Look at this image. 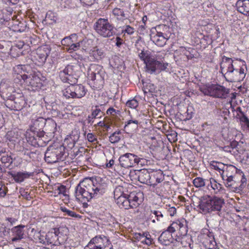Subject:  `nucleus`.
Instances as JSON below:
<instances>
[{"mask_svg":"<svg viewBox=\"0 0 249 249\" xmlns=\"http://www.w3.org/2000/svg\"><path fill=\"white\" fill-rule=\"evenodd\" d=\"M106 185L86 178L76 187L75 196L82 201H89L92 198H98L105 193Z\"/></svg>","mask_w":249,"mask_h":249,"instance_id":"obj_1","label":"nucleus"},{"mask_svg":"<svg viewBox=\"0 0 249 249\" xmlns=\"http://www.w3.org/2000/svg\"><path fill=\"white\" fill-rule=\"evenodd\" d=\"M244 66V68L241 67L239 69H235L234 68L233 60L223 56L220 63V69L223 74L231 78V80L239 81L243 80L246 75L245 69H246V67Z\"/></svg>","mask_w":249,"mask_h":249,"instance_id":"obj_2","label":"nucleus"},{"mask_svg":"<svg viewBox=\"0 0 249 249\" xmlns=\"http://www.w3.org/2000/svg\"><path fill=\"white\" fill-rule=\"evenodd\" d=\"M207 200L200 201L199 207L204 213H210L213 212H217L219 215L220 212L225 203L224 199L216 196L208 197Z\"/></svg>","mask_w":249,"mask_h":249,"instance_id":"obj_3","label":"nucleus"},{"mask_svg":"<svg viewBox=\"0 0 249 249\" xmlns=\"http://www.w3.org/2000/svg\"><path fill=\"white\" fill-rule=\"evenodd\" d=\"M80 70V66L78 63H71L60 71L59 75L64 82L75 84L77 82Z\"/></svg>","mask_w":249,"mask_h":249,"instance_id":"obj_4","label":"nucleus"},{"mask_svg":"<svg viewBox=\"0 0 249 249\" xmlns=\"http://www.w3.org/2000/svg\"><path fill=\"white\" fill-rule=\"evenodd\" d=\"M94 29L100 36L110 37L116 32V28L111 24L107 19L100 18L94 24Z\"/></svg>","mask_w":249,"mask_h":249,"instance_id":"obj_5","label":"nucleus"},{"mask_svg":"<svg viewBox=\"0 0 249 249\" xmlns=\"http://www.w3.org/2000/svg\"><path fill=\"white\" fill-rule=\"evenodd\" d=\"M65 147L60 145L57 147L51 146L48 147L45 154V160L49 163H55L59 160H63L67 156L65 155Z\"/></svg>","mask_w":249,"mask_h":249,"instance_id":"obj_6","label":"nucleus"},{"mask_svg":"<svg viewBox=\"0 0 249 249\" xmlns=\"http://www.w3.org/2000/svg\"><path fill=\"white\" fill-rule=\"evenodd\" d=\"M17 78L19 82H21L22 80L23 83L27 86H30L36 89H40L43 85L42 82L45 80V78L42 76L39 72H34L29 75L25 74H18Z\"/></svg>","mask_w":249,"mask_h":249,"instance_id":"obj_7","label":"nucleus"},{"mask_svg":"<svg viewBox=\"0 0 249 249\" xmlns=\"http://www.w3.org/2000/svg\"><path fill=\"white\" fill-rule=\"evenodd\" d=\"M229 89L219 85H208L200 88V91L205 95L215 98H226L229 93Z\"/></svg>","mask_w":249,"mask_h":249,"instance_id":"obj_8","label":"nucleus"},{"mask_svg":"<svg viewBox=\"0 0 249 249\" xmlns=\"http://www.w3.org/2000/svg\"><path fill=\"white\" fill-rule=\"evenodd\" d=\"M237 168L231 164L225 165L223 171L221 172V178L227 188H235V180L233 179L236 173Z\"/></svg>","mask_w":249,"mask_h":249,"instance_id":"obj_9","label":"nucleus"},{"mask_svg":"<svg viewBox=\"0 0 249 249\" xmlns=\"http://www.w3.org/2000/svg\"><path fill=\"white\" fill-rule=\"evenodd\" d=\"M119 161L120 167L127 168L138 164L140 160L133 154L125 153L120 157Z\"/></svg>","mask_w":249,"mask_h":249,"instance_id":"obj_10","label":"nucleus"},{"mask_svg":"<svg viewBox=\"0 0 249 249\" xmlns=\"http://www.w3.org/2000/svg\"><path fill=\"white\" fill-rule=\"evenodd\" d=\"M138 50V53L140 58L143 61L144 63L146 65L147 71L151 74L155 72V69L153 65L154 58L153 54L148 50Z\"/></svg>","mask_w":249,"mask_h":249,"instance_id":"obj_11","label":"nucleus"},{"mask_svg":"<svg viewBox=\"0 0 249 249\" xmlns=\"http://www.w3.org/2000/svg\"><path fill=\"white\" fill-rule=\"evenodd\" d=\"M152 54V57L154 58L153 66L155 69V72L157 70L159 71H166L168 63L164 62L163 60L165 56L164 51H160L156 53H154Z\"/></svg>","mask_w":249,"mask_h":249,"instance_id":"obj_12","label":"nucleus"},{"mask_svg":"<svg viewBox=\"0 0 249 249\" xmlns=\"http://www.w3.org/2000/svg\"><path fill=\"white\" fill-rule=\"evenodd\" d=\"M11 99H9L6 101L7 107L14 110H21L27 104L23 96L14 98L11 96Z\"/></svg>","mask_w":249,"mask_h":249,"instance_id":"obj_13","label":"nucleus"},{"mask_svg":"<svg viewBox=\"0 0 249 249\" xmlns=\"http://www.w3.org/2000/svg\"><path fill=\"white\" fill-rule=\"evenodd\" d=\"M131 173H135L138 180L142 183L148 185H150V183H152L151 176L147 169H142L140 170L134 171Z\"/></svg>","mask_w":249,"mask_h":249,"instance_id":"obj_14","label":"nucleus"},{"mask_svg":"<svg viewBox=\"0 0 249 249\" xmlns=\"http://www.w3.org/2000/svg\"><path fill=\"white\" fill-rule=\"evenodd\" d=\"M77 36L75 34H71L70 36L66 37L64 38L62 42L65 41V40H71L70 43V44L68 45L69 46V50L75 51L78 50L80 48V47H82V49H84V44L86 43V39H82L79 40L78 42L74 43V42L76 41Z\"/></svg>","mask_w":249,"mask_h":249,"instance_id":"obj_15","label":"nucleus"},{"mask_svg":"<svg viewBox=\"0 0 249 249\" xmlns=\"http://www.w3.org/2000/svg\"><path fill=\"white\" fill-rule=\"evenodd\" d=\"M25 226L20 225L13 227L11 229L12 238L11 239L13 242L19 241L24 238Z\"/></svg>","mask_w":249,"mask_h":249,"instance_id":"obj_16","label":"nucleus"},{"mask_svg":"<svg viewBox=\"0 0 249 249\" xmlns=\"http://www.w3.org/2000/svg\"><path fill=\"white\" fill-rule=\"evenodd\" d=\"M32 132L34 133V135L29 138L28 141L34 146L42 145V138L44 137L45 132L43 131L38 130Z\"/></svg>","mask_w":249,"mask_h":249,"instance_id":"obj_17","label":"nucleus"},{"mask_svg":"<svg viewBox=\"0 0 249 249\" xmlns=\"http://www.w3.org/2000/svg\"><path fill=\"white\" fill-rule=\"evenodd\" d=\"M8 174L13 178L16 182L20 183L23 181L25 179L32 176L33 173H29L27 172H18L15 173L11 171L8 172Z\"/></svg>","mask_w":249,"mask_h":249,"instance_id":"obj_18","label":"nucleus"},{"mask_svg":"<svg viewBox=\"0 0 249 249\" xmlns=\"http://www.w3.org/2000/svg\"><path fill=\"white\" fill-rule=\"evenodd\" d=\"M46 120L42 117H35L32 119V124L30 126L31 131L41 130L46 124Z\"/></svg>","mask_w":249,"mask_h":249,"instance_id":"obj_19","label":"nucleus"},{"mask_svg":"<svg viewBox=\"0 0 249 249\" xmlns=\"http://www.w3.org/2000/svg\"><path fill=\"white\" fill-rule=\"evenodd\" d=\"M235 5L238 12L249 16V0H238Z\"/></svg>","mask_w":249,"mask_h":249,"instance_id":"obj_20","label":"nucleus"},{"mask_svg":"<svg viewBox=\"0 0 249 249\" xmlns=\"http://www.w3.org/2000/svg\"><path fill=\"white\" fill-rule=\"evenodd\" d=\"M51 52L50 48L45 46L37 50V59L40 64H44Z\"/></svg>","mask_w":249,"mask_h":249,"instance_id":"obj_21","label":"nucleus"},{"mask_svg":"<svg viewBox=\"0 0 249 249\" xmlns=\"http://www.w3.org/2000/svg\"><path fill=\"white\" fill-rule=\"evenodd\" d=\"M150 39L156 45L160 47L163 46L168 40L161 32H157L156 34L153 33L151 35Z\"/></svg>","mask_w":249,"mask_h":249,"instance_id":"obj_22","label":"nucleus"},{"mask_svg":"<svg viewBox=\"0 0 249 249\" xmlns=\"http://www.w3.org/2000/svg\"><path fill=\"white\" fill-rule=\"evenodd\" d=\"M70 84H71L72 86L73 97L74 98H81L85 95L86 90L84 86L81 84L75 85L73 83Z\"/></svg>","mask_w":249,"mask_h":249,"instance_id":"obj_23","label":"nucleus"},{"mask_svg":"<svg viewBox=\"0 0 249 249\" xmlns=\"http://www.w3.org/2000/svg\"><path fill=\"white\" fill-rule=\"evenodd\" d=\"M159 241L163 245H169L173 242V236L168 231H163L158 238Z\"/></svg>","mask_w":249,"mask_h":249,"instance_id":"obj_24","label":"nucleus"},{"mask_svg":"<svg viewBox=\"0 0 249 249\" xmlns=\"http://www.w3.org/2000/svg\"><path fill=\"white\" fill-rule=\"evenodd\" d=\"M47 245L53 246H59L61 244L58 237H56L55 234L52 232L49 231L47 233Z\"/></svg>","mask_w":249,"mask_h":249,"instance_id":"obj_25","label":"nucleus"},{"mask_svg":"<svg viewBox=\"0 0 249 249\" xmlns=\"http://www.w3.org/2000/svg\"><path fill=\"white\" fill-rule=\"evenodd\" d=\"M208 237L209 239H206V240L204 241L205 246L208 249H215L216 243L213 233L210 232Z\"/></svg>","mask_w":249,"mask_h":249,"instance_id":"obj_26","label":"nucleus"},{"mask_svg":"<svg viewBox=\"0 0 249 249\" xmlns=\"http://www.w3.org/2000/svg\"><path fill=\"white\" fill-rule=\"evenodd\" d=\"M126 197L128 201H130L131 208H135L139 205V197L135 193L131 192L129 195H127Z\"/></svg>","mask_w":249,"mask_h":249,"instance_id":"obj_27","label":"nucleus"},{"mask_svg":"<svg viewBox=\"0 0 249 249\" xmlns=\"http://www.w3.org/2000/svg\"><path fill=\"white\" fill-rule=\"evenodd\" d=\"M177 223L178 225L177 230L179 231L180 235H186L188 232V228L186 225V221L185 220H181L178 221Z\"/></svg>","mask_w":249,"mask_h":249,"instance_id":"obj_28","label":"nucleus"},{"mask_svg":"<svg viewBox=\"0 0 249 249\" xmlns=\"http://www.w3.org/2000/svg\"><path fill=\"white\" fill-rule=\"evenodd\" d=\"M152 214L150 215V219L152 220L153 223H155L156 220L154 218H156L157 221H161L163 217V214L159 210L151 211Z\"/></svg>","mask_w":249,"mask_h":249,"instance_id":"obj_29","label":"nucleus"},{"mask_svg":"<svg viewBox=\"0 0 249 249\" xmlns=\"http://www.w3.org/2000/svg\"><path fill=\"white\" fill-rule=\"evenodd\" d=\"M112 13L118 19L123 20L127 18L123 9L115 8L112 11Z\"/></svg>","mask_w":249,"mask_h":249,"instance_id":"obj_30","label":"nucleus"},{"mask_svg":"<svg viewBox=\"0 0 249 249\" xmlns=\"http://www.w3.org/2000/svg\"><path fill=\"white\" fill-rule=\"evenodd\" d=\"M139 124L137 120H129L126 122V124L124 127L125 130L129 131L131 129H136L138 127Z\"/></svg>","mask_w":249,"mask_h":249,"instance_id":"obj_31","label":"nucleus"},{"mask_svg":"<svg viewBox=\"0 0 249 249\" xmlns=\"http://www.w3.org/2000/svg\"><path fill=\"white\" fill-rule=\"evenodd\" d=\"M0 159L2 163L7 164V166L10 165L13 162V159L10 156H8L5 152L0 153Z\"/></svg>","mask_w":249,"mask_h":249,"instance_id":"obj_32","label":"nucleus"},{"mask_svg":"<svg viewBox=\"0 0 249 249\" xmlns=\"http://www.w3.org/2000/svg\"><path fill=\"white\" fill-rule=\"evenodd\" d=\"M209 181L212 189L215 191V193H217L220 191L224 190V188L222 185L218 183L214 178H211Z\"/></svg>","mask_w":249,"mask_h":249,"instance_id":"obj_33","label":"nucleus"},{"mask_svg":"<svg viewBox=\"0 0 249 249\" xmlns=\"http://www.w3.org/2000/svg\"><path fill=\"white\" fill-rule=\"evenodd\" d=\"M92 54L97 60H100L105 56V53L103 50L97 47L94 48L92 52Z\"/></svg>","mask_w":249,"mask_h":249,"instance_id":"obj_34","label":"nucleus"},{"mask_svg":"<svg viewBox=\"0 0 249 249\" xmlns=\"http://www.w3.org/2000/svg\"><path fill=\"white\" fill-rule=\"evenodd\" d=\"M210 165L215 170L218 171L221 176V172L223 171L225 164L222 162H219L215 161H212Z\"/></svg>","mask_w":249,"mask_h":249,"instance_id":"obj_35","label":"nucleus"},{"mask_svg":"<svg viewBox=\"0 0 249 249\" xmlns=\"http://www.w3.org/2000/svg\"><path fill=\"white\" fill-rule=\"evenodd\" d=\"M99 107V106H96L94 108H92L91 114L92 118H100L104 115L103 112L101 111Z\"/></svg>","mask_w":249,"mask_h":249,"instance_id":"obj_36","label":"nucleus"},{"mask_svg":"<svg viewBox=\"0 0 249 249\" xmlns=\"http://www.w3.org/2000/svg\"><path fill=\"white\" fill-rule=\"evenodd\" d=\"M103 239L100 236H95V237L93 238L89 242L87 248H90V247H93L94 246H99L100 245H98L101 242H102Z\"/></svg>","mask_w":249,"mask_h":249,"instance_id":"obj_37","label":"nucleus"},{"mask_svg":"<svg viewBox=\"0 0 249 249\" xmlns=\"http://www.w3.org/2000/svg\"><path fill=\"white\" fill-rule=\"evenodd\" d=\"M193 184L196 187L199 188L204 186L206 184V181L203 178L197 177L194 179Z\"/></svg>","mask_w":249,"mask_h":249,"instance_id":"obj_38","label":"nucleus"},{"mask_svg":"<svg viewBox=\"0 0 249 249\" xmlns=\"http://www.w3.org/2000/svg\"><path fill=\"white\" fill-rule=\"evenodd\" d=\"M63 94L66 98H74L73 97V92L71 84L70 86L68 87L63 90Z\"/></svg>","mask_w":249,"mask_h":249,"instance_id":"obj_39","label":"nucleus"},{"mask_svg":"<svg viewBox=\"0 0 249 249\" xmlns=\"http://www.w3.org/2000/svg\"><path fill=\"white\" fill-rule=\"evenodd\" d=\"M60 209L63 212L66 213V214L69 216L76 218L81 217V216H80L79 214H76L75 212L69 210L65 207H61Z\"/></svg>","mask_w":249,"mask_h":249,"instance_id":"obj_40","label":"nucleus"},{"mask_svg":"<svg viewBox=\"0 0 249 249\" xmlns=\"http://www.w3.org/2000/svg\"><path fill=\"white\" fill-rule=\"evenodd\" d=\"M238 110L241 113V116H240V120L241 122L244 123L247 126L248 128H249V118L245 115V114L241 111L240 107L238 108Z\"/></svg>","mask_w":249,"mask_h":249,"instance_id":"obj_41","label":"nucleus"},{"mask_svg":"<svg viewBox=\"0 0 249 249\" xmlns=\"http://www.w3.org/2000/svg\"><path fill=\"white\" fill-rule=\"evenodd\" d=\"M75 143V141L71 136H70L64 140V144H67L69 148L72 149L74 146Z\"/></svg>","mask_w":249,"mask_h":249,"instance_id":"obj_42","label":"nucleus"},{"mask_svg":"<svg viewBox=\"0 0 249 249\" xmlns=\"http://www.w3.org/2000/svg\"><path fill=\"white\" fill-rule=\"evenodd\" d=\"M143 238L142 239L141 242L147 245H150L152 244V240L150 238V234L146 232L143 233Z\"/></svg>","mask_w":249,"mask_h":249,"instance_id":"obj_43","label":"nucleus"},{"mask_svg":"<svg viewBox=\"0 0 249 249\" xmlns=\"http://www.w3.org/2000/svg\"><path fill=\"white\" fill-rule=\"evenodd\" d=\"M138 105V102L135 98L128 100L126 103V106L131 108H136Z\"/></svg>","mask_w":249,"mask_h":249,"instance_id":"obj_44","label":"nucleus"},{"mask_svg":"<svg viewBox=\"0 0 249 249\" xmlns=\"http://www.w3.org/2000/svg\"><path fill=\"white\" fill-rule=\"evenodd\" d=\"M121 140V136H118L115 133H113L109 137V141L112 143L119 142Z\"/></svg>","mask_w":249,"mask_h":249,"instance_id":"obj_45","label":"nucleus"},{"mask_svg":"<svg viewBox=\"0 0 249 249\" xmlns=\"http://www.w3.org/2000/svg\"><path fill=\"white\" fill-rule=\"evenodd\" d=\"M127 194L124 195H121L120 196H119L118 197H116L115 199H116V203L119 206V207L120 208L123 203L124 202V201L127 198Z\"/></svg>","mask_w":249,"mask_h":249,"instance_id":"obj_46","label":"nucleus"},{"mask_svg":"<svg viewBox=\"0 0 249 249\" xmlns=\"http://www.w3.org/2000/svg\"><path fill=\"white\" fill-rule=\"evenodd\" d=\"M125 195L123 193V188L122 186H119L117 187L114 191V198H116L121 195Z\"/></svg>","mask_w":249,"mask_h":249,"instance_id":"obj_47","label":"nucleus"},{"mask_svg":"<svg viewBox=\"0 0 249 249\" xmlns=\"http://www.w3.org/2000/svg\"><path fill=\"white\" fill-rule=\"evenodd\" d=\"M155 178H156V183H154L152 181V183H150V185H152L153 186H155L157 185L158 183H160L163 180V178L162 177V173L159 172L157 173L156 175L154 176Z\"/></svg>","mask_w":249,"mask_h":249,"instance_id":"obj_48","label":"nucleus"},{"mask_svg":"<svg viewBox=\"0 0 249 249\" xmlns=\"http://www.w3.org/2000/svg\"><path fill=\"white\" fill-rule=\"evenodd\" d=\"M178 225L177 222H173L165 231H168L170 234L175 232L178 229Z\"/></svg>","mask_w":249,"mask_h":249,"instance_id":"obj_49","label":"nucleus"},{"mask_svg":"<svg viewBox=\"0 0 249 249\" xmlns=\"http://www.w3.org/2000/svg\"><path fill=\"white\" fill-rule=\"evenodd\" d=\"M245 183H242L241 182L240 183V185H238L237 183H236V181H235V186L236 187L235 188H229L230 189L232 190V191H237V192H239L240 191H242V189L244 188V187L245 186Z\"/></svg>","mask_w":249,"mask_h":249,"instance_id":"obj_50","label":"nucleus"},{"mask_svg":"<svg viewBox=\"0 0 249 249\" xmlns=\"http://www.w3.org/2000/svg\"><path fill=\"white\" fill-rule=\"evenodd\" d=\"M47 233L45 234H41L39 233V235L38 236V240L40 243H41L43 244L47 245Z\"/></svg>","mask_w":249,"mask_h":249,"instance_id":"obj_51","label":"nucleus"},{"mask_svg":"<svg viewBox=\"0 0 249 249\" xmlns=\"http://www.w3.org/2000/svg\"><path fill=\"white\" fill-rule=\"evenodd\" d=\"M123 32L128 35H132L134 33V28L129 25H127L125 29L123 30Z\"/></svg>","mask_w":249,"mask_h":249,"instance_id":"obj_52","label":"nucleus"},{"mask_svg":"<svg viewBox=\"0 0 249 249\" xmlns=\"http://www.w3.org/2000/svg\"><path fill=\"white\" fill-rule=\"evenodd\" d=\"M122 209H124L128 210L130 208H131V205L130 204V201H128L127 198L124 201V202L122 204V206L120 207Z\"/></svg>","mask_w":249,"mask_h":249,"instance_id":"obj_53","label":"nucleus"},{"mask_svg":"<svg viewBox=\"0 0 249 249\" xmlns=\"http://www.w3.org/2000/svg\"><path fill=\"white\" fill-rule=\"evenodd\" d=\"M146 89H148V91H149V92L152 93L154 92L155 88L153 84L149 83L146 85Z\"/></svg>","mask_w":249,"mask_h":249,"instance_id":"obj_54","label":"nucleus"},{"mask_svg":"<svg viewBox=\"0 0 249 249\" xmlns=\"http://www.w3.org/2000/svg\"><path fill=\"white\" fill-rule=\"evenodd\" d=\"M6 194V190L5 186H3L1 185L0 186V196L4 197Z\"/></svg>","mask_w":249,"mask_h":249,"instance_id":"obj_55","label":"nucleus"},{"mask_svg":"<svg viewBox=\"0 0 249 249\" xmlns=\"http://www.w3.org/2000/svg\"><path fill=\"white\" fill-rule=\"evenodd\" d=\"M87 139L90 142H93L95 140H96V139L95 138L94 135H93L92 133H88L87 135Z\"/></svg>","mask_w":249,"mask_h":249,"instance_id":"obj_56","label":"nucleus"},{"mask_svg":"<svg viewBox=\"0 0 249 249\" xmlns=\"http://www.w3.org/2000/svg\"><path fill=\"white\" fill-rule=\"evenodd\" d=\"M116 110L113 107L109 108L107 111V114L108 115H115Z\"/></svg>","mask_w":249,"mask_h":249,"instance_id":"obj_57","label":"nucleus"},{"mask_svg":"<svg viewBox=\"0 0 249 249\" xmlns=\"http://www.w3.org/2000/svg\"><path fill=\"white\" fill-rule=\"evenodd\" d=\"M21 195L26 200H29L32 198V197L30 196V194L27 192H25L24 191L21 194Z\"/></svg>","mask_w":249,"mask_h":249,"instance_id":"obj_58","label":"nucleus"},{"mask_svg":"<svg viewBox=\"0 0 249 249\" xmlns=\"http://www.w3.org/2000/svg\"><path fill=\"white\" fill-rule=\"evenodd\" d=\"M81 2L87 5H91L94 3L95 0H80Z\"/></svg>","mask_w":249,"mask_h":249,"instance_id":"obj_59","label":"nucleus"},{"mask_svg":"<svg viewBox=\"0 0 249 249\" xmlns=\"http://www.w3.org/2000/svg\"><path fill=\"white\" fill-rule=\"evenodd\" d=\"M168 211L170 215L173 216L176 213V209L175 207H171L168 209Z\"/></svg>","mask_w":249,"mask_h":249,"instance_id":"obj_60","label":"nucleus"},{"mask_svg":"<svg viewBox=\"0 0 249 249\" xmlns=\"http://www.w3.org/2000/svg\"><path fill=\"white\" fill-rule=\"evenodd\" d=\"M116 42L115 44L118 47H120V46L123 44V39H121L120 37L117 36L116 38Z\"/></svg>","mask_w":249,"mask_h":249,"instance_id":"obj_61","label":"nucleus"},{"mask_svg":"<svg viewBox=\"0 0 249 249\" xmlns=\"http://www.w3.org/2000/svg\"><path fill=\"white\" fill-rule=\"evenodd\" d=\"M135 238L137 240L141 241L142 239L143 238V234H142L140 233H137L135 234Z\"/></svg>","mask_w":249,"mask_h":249,"instance_id":"obj_62","label":"nucleus"},{"mask_svg":"<svg viewBox=\"0 0 249 249\" xmlns=\"http://www.w3.org/2000/svg\"><path fill=\"white\" fill-rule=\"evenodd\" d=\"M6 220L9 222L10 223L11 225H12L17 221V220L15 218L12 217H7L6 218Z\"/></svg>","mask_w":249,"mask_h":249,"instance_id":"obj_63","label":"nucleus"},{"mask_svg":"<svg viewBox=\"0 0 249 249\" xmlns=\"http://www.w3.org/2000/svg\"><path fill=\"white\" fill-rule=\"evenodd\" d=\"M114 164V160H111L109 161L108 163H107L106 166L107 168H111L112 166Z\"/></svg>","mask_w":249,"mask_h":249,"instance_id":"obj_64","label":"nucleus"}]
</instances>
